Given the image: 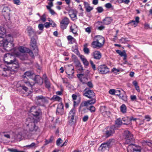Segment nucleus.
I'll use <instances>...</instances> for the list:
<instances>
[{
	"label": "nucleus",
	"instance_id": "obj_22",
	"mask_svg": "<svg viewBox=\"0 0 152 152\" xmlns=\"http://www.w3.org/2000/svg\"><path fill=\"white\" fill-rule=\"evenodd\" d=\"M33 80L35 83H37L39 85H41L43 83V79L39 75H35Z\"/></svg>",
	"mask_w": 152,
	"mask_h": 152
},
{
	"label": "nucleus",
	"instance_id": "obj_8",
	"mask_svg": "<svg viewBox=\"0 0 152 152\" xmlns=\"http://www.w3.org/2000/svg\"><path fill=\"white\" fill-rule=\"evenodd\" d=\"M125 135L124 142L125 144H129L134 141V139L133 137L132 134H131L129 131L127 130L124 132Z\"/></svg>",
	"mask_w": 152,
	"mask_h": 152
},
{
	"label": "nucleus",
	"instance_id": "obj_35",
	"mask_svg": "<svg viewBox=\"0 0 152 152\" xmlns=\"http://www.w3.org/2000/svg\"><path fill=\"white\" fill-rule=\"evenodd\" d=\"M74 68L71 69V72L70 73L68 71H67L66 72L67 75L69 79H72L73 77V74L74 73Z\"/></svg>",
	"mask_w": 152,
	"mask_h": 152
},
{
	"label": "nucleus",
	"instance_id": "obj_21",
	"mask_svg": "<svg viewBox=\"0 0 152 152\" xmlns=\"http://www.w3.org/2000/svg\"><path fill=\"white\" fill-rule=\"evenodd\" d=\"M92 56L96 60H99L102 57L101 53L98 51L94 52L92 54Z\"/></svg>",
	"mask_w": 152,
	"mask_h": 152
},
{
	"label": "nucleus",
	"instance_id": "obj_3",
	"mask_svg": "<svg viewBox=\"0 0 152 152\" xmlns=\"http://www.w3.org/2000/svg\"><path fill=\"white\" fill-rule=\"evenodd\" d=\"M94 41L91 45L94 48H99L104 45L105 42L104 38L101 35H96L94 38Z\"/></svg>",
	"mask_w": 152,
	"mask_h": 152
},
{
	"label": "nucleus",
	"instance_id": "obj_14",
	"mask_svg": "<svg viewBox=\"0 0 152 152\" xmlns=\"http://www.w3.org/2000/svg\"><path fill=\"white\" fill-rule=\"evenodd\" d=\"M69 23V20L68 18L66 17H64L60 21V27L62 29H64Z\"/></svg>",
	"mask_w": 152,
	"mask_h": 152
},
{
	"label": "nucleus",
	"instance_id": "obj_47",
	"mask_svg": "<svg viewBox=\"0 0 152 152\" xmlns=\"http://www.w3.org/2000/svg\"><path fill=\"white\" fill-rule=\"evenodd\" d=\"M96 10L99 13H101L104 11V9L102 7H97Z\"/></svg>",
	"mask_w": 152,
	"mask_h": 152
},
{
	"label": "nucleus",
	"instance_id": "obj_51",
	"mask_svg": "<svg viewBox=\"0 0 152 152\" xmlns=\"http://www.w3.org/2000/svg\"><path fill=\"white\" fill-rule=\"evenodd\" d=\"M120 71L119 69H116L115 68H113L111 70L112 72H113L115 74H117Z\"/></svg>",
	"mask_w": 152,
	"mask_h": 152
},
{
	"label": "nucleus",
	"instance_id": "obj_39",
	"mask_svg": "<svg viewBox=\"0 0 152 152\" xmlns=\"http://www.w3.org/2000/svg\"><path fill=\"white\" fill-rule=\"evenodd\" d=\"M116 52L117 53L119 54L121 56H124V57H126V53L125 52H122L120 50H117Z\"/></svg>",
	"mask_w": 152,
	"mask_h": 152
},
{
	"label": "nucleus",
	"instance_id": "obj_17",
	"mask_svg": "<svg viewBox=\"0 0 152 152\" xmlns=\"http://www.w3.org/2000/svg\"><path fill=\"white\" fill-rule=\"evenodd\" d=\"M64 112V106L62 103H61L58 104L56 110V114L60 115L63 114Z\"/></svg>",
	"mask_w": 152,
	"mask_h": 152
},
{
	"label": "nucleus",
	"instance_id": "obj_16",
	"mask_svg": "<svg viewBox=\"0 0 152 152\" xmlns=\"http://www.w3.org/2000/svg\"><path fill=\"white\" fill-rule=\"evenodd\" d=\"M115 126H113L107 127L105 132L106 137H108L113 134L115 133Z\"/></svg>",
	"mask_w": 152,
	"mask_h": 152
},
{
	"label": "nucleus",
	"instance_id": "obj_54",
	"mask_svg": "<svg viewBox=\"0 0 152 152\" xmlns=\"http://www.w3.org/2000/svg\"><path fill=\"white\" fill-rule=\"evenodd\" d=\"M52 24V23L51 22H46L45 23L44 25L45 27L46 28H48L50 27V26Z\"/></svg>",
	"mask_w": 152,
	"mask_h": 152
},
{
	"label": "nucleus",
	"instance_id": "obj_42",
	"mask_svg": "<svg viewBox=\"0 0 152 152\" xmlns=\"http://www.w3.org/2000/svg\"><path fill=\"white\" fill-rule=\"evenodd\" d=\"M120 98L122 99L124 101H126L127 100V97L125 94L124 93L123 94H121L119 96Z\"/></svg>",
	"mask_w": 152,
	"mask_h": 152
},
{
	"label": "nucleus",
	"instance_id": "obj_59",
	"mask_svg": "<svg viewBox=\"0 0 152 152\" xmlns=\"http://www.w3.org/2000/svg\"><path fill=\"white\" fill-rule=\"evenodd\" d=\"M121 91L120 90H115V95L119 96L121 95Z\"/></svg>",
	"mask_w": 152,
	"mask_h": 152
},
{
	"label": "nucleus",
	"instance_id": "obj_23",
	"mask_svg": "<svg viewBox=\"0 0 152 152\" xmlns=\"http://www.w3.org/2000/svg\"><path fill=\"white\" fill-rule=\"evenodd\" d=\"M88 106L85 101L82 102L80 104L79 107V111H84L86 110V107Z\"/></svg>",
	"mask_w": 152,
	"mask_h": 152
},
{
	"label": "nucleus",
	"instance_id": "obj_33",
	"mask_svg": "<svg viewBox=\"0 0 152 152\" xmlns=\"http://www.w3.org/2000/svg\"><path fill=\"white\" fill-rule=\"evenodd\" d=\"M90 100H88L87 101H85L87 103V106H88L89 105H91L92 104H94L96 102V99L94 97Z\"/></svg>",
	"mask_w": 152,
	"mask_h": 152
},
{
	"label": "nucleus",
	"instance_id": "obj_45",
	"mask_svg": "<svg viewBox=\"0 0 152 152\" xmlns=\"http://www.w3.org/2000/svg\"><path fill=\"white\" fill-rule=\"evenodd\" d=\"M22 136L21 133H19L16 135V139L20 141L22 139Z\"/></svg>",
	"mask_w": 152,
	"mask_h": 152
},
{
	"label": "nucleus",
	"instance_id": "obj_28",
	"mask_svg": "<svg viewBox=\"0 0 152 152\" xmlns=\"http://www.w3.org/2000/svg\"><path fill=\"white\" fill-rule=\"evenodd\" d=\"M112 19L110 17H106L104 19L103 21V23L106 25L110 24L112 21Z\"/></svg>",
	"mask_w": 152,
	"mask_h": 152
},
{
	"label": "nucleus",
	"instance_id": "obj_57",
	"mask_svg": "<svg viewBox=\"0 0 152 152\" xmlns=\"http://www.w3.org/2000/svg\"><path fill=\"white\" fill-rule=\"evenodd\" d=\"M105 6L107 9H110L112 7V4L110 3H107L105 5Z\"/></svg>",
	"mask_w": 152,
	"mask_h": 152
},
{
	"label": "nucleus",
	"instance_id": "obj_10",
	"mask_svg": "<svg viewBox=\"0 0 152 152\" xmlns=\"http://www.w3.org/2000/svg\"><path fill=\"white\" fill-rule=\"evenodd\" d=\"M11 11L10 8L9 7L4 6L2 10V13L5 19L8 20L10 19Z\"/></svg>",
	"mask_w": 152,
	"mask_h": 152
},
{
	"label": "nucleus",
	"instance_id": "obj_44",
	"mask_svg": "<svg viewBox=\"0 0 152 152\" xmlns=\"http://www.w3.org/2000/svg\"><path fill=\"white\" fill-rule=\"evenodd\" d=\"M27 49L26 48L22 47H20L19 48V50L22 53L26 52V50Z\"/></svg>",
	"mask_w": 152,
	"mask_h": 152
},
{
	"label": "nucleus",
	"instance_id": "obj_37",
	"mask_svg": "<svg viewBox=\"0 0 152 152\" xmlns=\"http://www.w3.org/2000/svg\"><path fill=\"white\" fill-rule=\"evenodd\" d=\"M51 99L54 101H57L58 102H61L62 99L57 95H54Z\"/></svg>",
	"mask_w": 152,
	"mask_h": 152
},
{
	"label": "nucleus",
	"instance_id": "obj_11",
	"mask_svg": "<svg viewBox=\"0 0 152 152\" xmlns=\"http://www.w3.org/2000/svg\"><path fill=\"white\" fill-rule=\"evenodd\" d=\"M76 115V110L75 108H72L69 113L68 121L69 124H73L74 118Z\"/></svg>",
	"mask_w": 152,
	"mask_h": 152
},
{
	"label": "nucleus",
	"instance_id": "obj_38",
	"mask_svg": "<svg viewBox=\"0 0 152 152\" xmlns=\"http://www.w3.org/2000/svg\"><path fill=\"white\" fill-rule=\"evenodd\" d=\"M121 112L123 113H125L126 112V107L125 104H122L120 107Z\"/></svg>",
	"mask_w": 152,
	"mask_h": 152
},
{
	"label": "nucleus",
	"instance_id": "obj_58",
	"mask_svg": "<svg viewBox=\"0 0 152 152\" xmlns=\"http://www.w3.org/2000/svg\"><path fill=\"white\" fill-rule=\"evenodd\" d=\"M95 109H96L95 107L93 106H91L89 107V109L91 112H95Z\"/></svg>",
	"mask_w": 152,
	"mask_h": 152
},
{
	"label": "nucleus",
	"instance_id": "obj_26",
	"mask_svg": "<svg viewBox=\"0 0 152 152\" xmlns=\"http://www.w3.org/2000/svg\"><path fill=\"white\" fill-rule=\"evenodd\" d=\"M96 24L97 25L96 26V27L99 30H102L105 28V27L102 25V22L98 21Z\"/></svg>",
	"mask_w": 152,
	"mask_h": 152
},
{
	"label": "nucleus",
	"instance_id": "obj_25",
	"mask_svg": "<svg viewBox=\"0 0 152 152\" xmlns=\"http://www.w3.org/2000/svg\"><path fill=\"white\" fill-rule=\"evenodd\" d=\"M83 76L84 74H80L77 75V77L80 79V81L82 82L83 84H84L87 81L88 79L86 77H82Z\"/></svg>",
	"mask_w": 152,
	"mask_h": 152
},
{
	"label": "nucleus",
	"instance_id": "obj_12",
	"mask_svg": "<svg viewBox=\"0 0 152 152\" xmlns=\"http://www.w3.org/2000/svg\"><path fill=\"white\" fill-rule=\"evenodd\" d=\"M83 93L84 96L89 99H92L95 96V94L93 91L88 88L85 89Z\"/></svg>",
	"mask_w": 152,
	"mask_h": 152
},
{
	"label": "nucleus",
	"instance_id": "obj_19",
	"mask_svg": "<svg viewBox=\"0 0 152 152\" xmlns=\"http://www.w3.org/2000/svg\"><path fill=\"white\" fill-rule=\"evenodd\" d=\"M100 111L102 115L105 117L108 116L110 112L107 110L105 106H101L100 108Z\"/></svg>",
	"mask_w": 152,
	"mask_h": 152
},
{
	"label": "nucleus",
	"instance_id": "obj_61",
	"mask_svg": "<svg viewBox=\"0 0 152 152\" xmlns=\"http://www.w3.org/2000/svg\"><path fill=\"white\" fill-rule=\"evenodd\" d=\"M36 144L34 142L32 143L30 145L26 146L27 147L32 148L35 146Z\"/></svg>",
	"mask_w": 152,
	"mask_h": 152
},
{
	"label": "nucleus",
	"instance_id": "obj_6",
	"mask_svg": "<svg viewBox=\"0 0 152 152\" xmlns=\"http://www.w3.org/2000/svg\"><path fill=\"white\" fill-rule=\"evenodd\" d=\"M37 122L34 121V120L32 119L31 121L28 123L27 122L26 123V124L27 126L28 127L29 131L33 132L36 134H39L40 133V129L35 124V123Z\"/></svg>",
	"mask_w": 152,
	"mask_h": 152
},
{
	"label": "nucleus",
	"instance_id": "obj_48",
	"mask_svg": "<svg viewBox=\"0 0 152 152\" xmlns=\"http://www.w3.org/2000/svg\"><path fill=\"white\" fill-rule=\"evenodd\" d=\"M131 23L132 26H134L136 27L138 24V23L136 22L134 20H132L128 23V24Z\"/></svg>",
	"mask_w": 152,
	"mask_h": 152
},
{
	"label": "nucleus",
	"instance_id": "obj_4",
	"mask_svg": "<svg viewBox=\"0 0 152 152\" xmlns=\"http://www.w3.org/2000/svg\"><path fill=\"white\" fill-rule=\"evenodd\" d=\"M35 76V75L33 71L30 70L26 72L23 75V83H25L27 86H30L31 87L32 86L34 85L35 83L34 82H31L30 80H27V77H29L32 78L33 77H34Z\"/></svg>",
	"mask_w": 152,
	"mask_h": 152
},
{
	"label": "nucleus",
	"instance_id": "obj_52",
	"mask_svg": "<svg viewBox=\"0 0 152 152\" xmlns=\"http://www.w3.org/2000/svg\"><path fill=\"white\" fill-rule=\"evenodd\" d=\"M40 19L43 22L45 21L46 19L45 14H43L42 16H40Z\"/></svg>",
	"mask_w": 152,
	"mask_h": 152
},
{
	"label": "nucleus",
	"instance_id": "obj_29",
	"mask_svg": "<svg viewBox=\"0 0 152 152\" xmlns=\"http://www.w3.org/2000/svg\"><path fill=\"white\" fill-rule=\"evenodd\" d=\"M80 58L83 62V64L86 66L89 65L88 62L87 61L85 57L84 56H80Z\"/></svg>",
	"mask_w": 152,
	"mask_h": 152
},
{
	"label": "nucleus",
	"instance_id": "obj_46",
	"mask_svg": "<svg viewBox=\"0 0 152 152\" xmlns=\"http://www.w3.org/2000/svg\"><path fill=\"white\" fill-rule=\"evenodd\" d=\"M90 63L91 66L92 67L94 71H95L96 70V66L94 64L92 61L90 60Z\"/></svg>",
	"mask_w": 152,
	"mask_h": 152
},
{
	"label": "nucleus",
	"instance_id": "obj_40",
	"mask_svg": "<svg viewBox=\"0 0 152 152\" xmlns=\"http://www.w3.org/2000/svg\"><path fill=\"white\" fill-rule=\"evenodd\" d=\"M22 83H23V85H22L21 86H20V87L21 88L24 90L25 91H28V88H27L28 86H26L25 83H23V81H22ZM33 86H32L31 88H32ZM30 87V86H28V87Z\"/></svg>",
	"mask_w": 152,
	"mask_h": 152
},
{
	"label": "nucleus",
	"instance_id": "obj_50",
	"mask_svg": "<svg viewBox=\"0 0 152 152\" xmlns=\"http://www.w3.org/2000/svg\"><path fill=\"white\" fill-rule=\"evenodd\" d=\"M83 51L86 54H88L89 53V50L87 48L84 47L83 48Z\"/></svg>",
	"mask_w": 152,
	"mask_h": 152
},
{
	"label": "nucleus",
	"instance_id": "obj_2",
	"mask_svg": "<svg viewBox=\"0 0 152 152\" xmlns=\"http://www.w3.org/2000/svg\"><path fill=\"white\" fill-rule=\"evenodd\" d=\"M30 112L33 115L32 119L35 122H39L42 116V112L38 107L33 106L30 109Z\"/></svg>",
	"mask_w": 152,
	"mask_h": 152
},
{
	"label": "nucleus",
	"instance_id": "obj_24",
	"mask_svg": "<svg viewBox=\"0 0 152 152\" xmlns=\"http://www.w3.org/2000/svg\"><path fill=\"white\" fill-rule=\"evenodd\" d=\"M84 7L86 9L87 12H90L93 9V7L90 6V4L87 2L84 1L83 2Z\"/></svg>",
	"mask_w": 152,
	"mask_h": 152
},
{
	"label": "nucleus",
	"instance_id": "obj_15",
	"mask_svg": "<svg viewBox=\"0 0 152 152\" xmlns=\"http://www.w3.org/2000/svg\"><path fill=\"white\" fill-rule=\"evenodd\" d=\"M36 41L34 38H31V45L33 48L35 55H37L38 52V48L36 45Z\"/></svg>",
	"mask_w": 152,
	"mask_h": 152
},
{
	"label": "nucleus",
	"instance_id": "obj_20",
	"mask_svg": "<svg viewBox=\"0 0 152 152\" xmlns=\"http://www.w3.org/2000/svg\"><path fill=\"white\" fill-rule=\"evenodd\" d=\"M34 100L37 104H40L41 103L45 101V98L42 95L39 96L35 97Z\"/></svg>",
	"mask_w": 152,
	"mask_h": 152
},
{
	"label": "nucleus",
	"instance_id": "obj_49",
	"mask_svg": "<svg viewBox=\"0 0 152 152\" xmlns=\"http://www.w3.org/2000/svg\"><path fill=\"white\" fill-rule=\"evenodd\" d=\"M26 52L28 53L29 55L31 56L32 58L34 57V55L33 53L31 50L28 49L26 50Z\"/></svg>",
	"mask_w": 152,
	"mask_h": 152
},
{
	"label": "nucleus",
	"instance_id": "obj_34",
	"mask_svg": "<svg viewBox=\"0 0 152 152\" xmlns=\"http://www.w3.org/2000/svg\"><path fill=\"white\" fill-rule=\"evenodd\" d=\"M6 32L5 29L3 27L0 26V37H3Z\"/></svg>",
	"mask_w": 152,
	"mask_h": 152
},
{
	"label": "nucleus",
	"instance_id": "obj_5",
	"mask_svg": "<svg viewBox=\"0 0 152 152\" xmlns=\"http://www.w3.org/2000/svg\"><path fill=\"white\" fill-rule=\"evenodd\" d=\"M17 37V36L14 34L12 35L9 34L6 36L5 38H4V40L7 48H8L7 49V50H10L13 48V38L16 37Z\"/></svg>",
	"mask_w": 152,
	"mask_h": 152
},
{
	"label": "nucleus",
	"instance_id": "obj_62",
	"mask_svg": "<svg viewBox=\"0 0 152 152\" xmlns=\"http://www.w3.org/2000/svg\"><path fill=\"white\" fill-rule=\"evenodd\" d=\"M87 85L90 88H92L93 87V85L91 82H88L87 83Z\"/></svg>",
	"mask_w": 152,
	"mask_h": 152
},
{
	"label": "nucleus",
	"instance_id": "obj_43",
	"mask_svg": "<svg viewBox=\"0 0 152 152\" xmlns=\"http://www.w3.org/2000/svg\"><path fill=\"white\" fill-rule=\"evenodd\" d=\"M45 87L49 89L50 87V84L49 81L46 79L45 81Z\"/></svg>",
	"mask_w": 152,
	"mask_h": 152
},
{
	"label": "nucleus",
	"instance_id": "obj_60",
	"mask_svg": "<svg viewBox=\"0 0 152 152\" xmlns=\"http://www.w3.org/2000/svg\"><path fill=\"white\" fill-rule=\"evenodd\" d=\"M83 67H82V65L80 64V65L79 66V69L78 71H79L80 72H82L83 70Z\"/></svg>",
	"mask_w": 152,
	"mask_h": 152
},
{
	"label": "nucleus",
	"instance_id": "obj_63",
	"mask_svg": "<svg viewBox=\"0 0 152 152\" xmlns=\"http://www.w3.org/2000/svg\"><path fill=\"white\" fill-rule=\"evenodd\" d=\"M8 151L10 152H17L18 150L14 148H9L8 149Z\"/></svg>",
	"mask_w": 152,
	"mask_h": 152
},
{
	"label": "nucleus",
	"instance_id": "obj_27",
	"mask_svg": "<svg viewBox=\"0 0 152 152\" xmlns=\"http://www.w3.org/2000/svg\"><path fill=\"white\" fill-rule=\"evenodd\" d=\"M70 30L72 33L75 35H77V27L75 24H73L70 26Z\"/></svg>",
	"mask_w": 152,
	"mask_h": 152
},
{
	"label": "nucleus",
	"instance_id": "obj_53",
	"mask_svg": "<svg viewBox=\"0 0 152 152\" xmlns=\"http://www.w3.org/2000/svg\"><path fill=\"white\" fill-rule=\"evenodd\" d=\"M62 142V140L61 138H59L56 141V144L59 146Z\"/></svg>",
	"mask_w": 152,
	"mask_h": 152
},
{
	"label": "nucleus",
	"instance_id": "obj_1",
	"mask_svg": "<svg viewBox=\"0 0 152 152\" xmlns=\"http://www.w3.org/2000/svg\"><path fill=\"white\" fill-rule=\"evenodd\" d=\"M4 61L7 64H12V65L8 66L1 65L0 66V75L2 76L6 77L10 74H13L19 67L18 61L14 56L9 53L5 54Z\"/></svg>",
	"mask_w": 152,
	"mask_h": 152
},
{
	"label": "nucleus",
	"instance_id": "obj_56",
	"mask_svg": "<svg viewBox=\"0 0 152 152\" xmlns=\"http://www.w3.org/2000/svg\"><path fill=\"white\" fill-rule=\"evenodd\" d=\"M48 5L46 6L47 8L48 9L50 8L51 7L53 6V3L52 1H50L48 3Z\"/></svg>",
	"mask_w": 152,
	"mask_h": 152
},
{
	"label": "nucleus",
	"instance_id": "obj_18",
	"mask_svg": "<svg viewBox=\"0 0 152 152\" xmlns=\"http://www.w3.org/2000/svg\"><path fill=\"white\" fill-rule=\"evenodd\" d=\"M68 13L70 17L72 20H74L77 19V12L76 11L71 10L69 11Z\"/></svg>",
	"mask_w": 152,
	"mask_h": 152
},
{
	"label": "nucleus",
	"instance_id": "obj_36",
	"mask_svg": "<svg viewBox=\"0 0 152 152\" xmlns=\"http://www.w3.org/2000/svg\"><path fill=\"white\" fill-rule=\"evenodd\" d=\"M122 122L124 124L127 125L130 124L129 118H122Z\"/></svg>",
	"mask_w": 152,
	"mask_h": 152
},
{
	"label": "nucleus",
	"instance_id": "obj_9",
	"mask_svg": "<svg viewBox=\"0 0 152 152\" xmlns=\"http://www.w3.org/2000/svg\"><path fill=\"white\" fill-rule=\"evenodd\" d=\"M142 148L139 145L131 144L128 147V152H141Z\"/></svg>",
	"mask_w": 152,
	"mask_h": 152
},
{
	"label": "nucleus",
	"instance_id": "obj_31",
	"mask_svg": "<svg viewBox=\"0 0 152 152\" xmlns=\"http://www.w3.org/2000/svg\"><path fill=\"white\" fill-rule=\"evenodd\" d=\"M27 30L29 36H31L35 34L34 30L31 27L28 26Z\"/></svg>",
	"mask_w": 152,
	"mask_h": 152
},
{
	"label": "nucleus",
	"instance_id": "obj_7",
	"mask_svg": "<svg viewBox=\"0 0 152 152\" xmlns=\"http://www.w3.org/2000/svg\"><path fill=\"white\" fill-rule=\"evenodd\" d=\"M115 142V140L114 139H110L106 143L102 144L99 148V149L102 152H104L107 151L109 146L112 145Z\"/></svg>",
	"mask_w": 152,
	"mask_h": 152
},
{
	"label": "nucleus",
	"instance_id": "obj_64",
	"mask_svg": "<svg viewBox=\"0 0 152 152\" xmlns=\"http://www.w3.org/2000/svg\"><path fill=\"white\" fill-rule=\"evenodd\" d=\"M49 12L52 15H54L56 14L54 11L51 8L48 9Z\"/></svg>",
	"mask_w": 152,
	"mask_h": 152
},
{
	"label": "nucleus",
	"instance_id": "obj_30",
	"mask_svg": "<svg viewBox=\"0 0 152 152\" xmlns=\"http://www.w3.org/2000/svg\"><path fill=\"white\" fill-rule=\"evenodd\" d=\"M67 39L69 41V44H72L74 43H75L76 42L75 39L71 36H68L67 37Z\"/></svg>",
	"mask_w": 152,
	"mask_h": 152
},
{
	"label": "nucleus",
	"instance_id": "obj_41",
	"mask_svg": "<svg viewBox=\"0 0 152 152\" xmlns=\"http://www.w3.org/2000/svg\"><path fill=\"white\" fill-rule=\"evenodd\" d=\"M123 123L122 120L120 118L116 120L115 122V125L118 126L121 125Z\"/></svg>",
	"mask_w": 152,
	"mask_h": 152
},
{
	"label": "nucleus",
	"instance_id": "obj_13",
	"mask_svg": "<svg viewBox=\"0 0 152 152\" xmlns=\"http://www.w3.org/2000/svg\"><path fill=\"white\" fill-rule=\"evenodd\" d=\"M99 74H105L109 72V69L105 64L101 65L97 68Z\"/></svg>",
	"mask_w": 152,
	"mask_h": 152
},
{
	"label": "nucleus",
	"instance_id": "obj_55",
	"mask_svg": "<svg viewBox=\"0 0 152 152\" xmlns=\"http://www.w3.org/2000/svg\"><path fill=\"white\" fill-rule=\"evenodd\" d=\"M127 41V39L126 38H122L120 39L119 42L122 43H125Z\"/></svg>",
	"mask_w": 152,
	"mask_h": 152
},
{
	"label": "nucleus",
	"instance_id": "obj_32",
	"mask_svg": "<svg viewBox=\"0 0 152 152\" xmlns=\"http://www.w3.org/2000/svg\"><path fill=\"white\" fill-rule=\"evenodd\" d=\"M3 46L5 49H7V47L4 41V38L2 37H0V47Z\"/></svg>",
	"mask_w": 152,
	"mask_h": 152
}]
</instances>
